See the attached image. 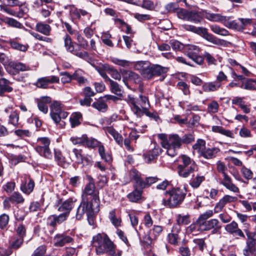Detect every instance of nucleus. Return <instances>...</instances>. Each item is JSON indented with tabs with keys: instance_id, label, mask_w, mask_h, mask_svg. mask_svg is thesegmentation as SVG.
<instances>
[{
	"instance_id": "nucleus-1",
	"label": "nucleus",
	"mask_w": 256,
	"mask_h": 256,
	"mask_svg": "<svg viewBox=\"0 0 256 256\" xmlns=\"http://www.w3.org/2000/svg\"><path fill=\"white\" fill-rule=\"evenodd\" d=\"M92 244L98 255L106 254L113 256L115 254L116 245L106 234H98L94 236Z\"/></svg>"
},
{
	"instance_id": "nucleus-2",
	"label": "nucleus",
	"mask_w": 256,
	"mask_h": 256,
	"mask_svg": "<svg viewBox=\"0 0 256 256\" xmlns=\"http://www.w3.org/2000/svg\"><path fill=\"white\" fill-rule=\"evenodd\" d=\"M125 100L130 106L133 113L140 118L144 115V112L150 107L148 98L142 94H140L138 98L128 95Z\"/></svg>"
},
{
	"instance_id": "nucleus-3",
	"label": "nucleus",
	"mask_w": 256,
	"mask_h": 256,
	"mask_svg": "<svg viewBox=\"0 0 256 256\" xmlns=\"http://www.w3.org/2000/svg\"><path fill=\"white\" fill-rule=\"evenodd\" d=\"M185 196L186 193L183 190L179 188H174L165 192L162 204L170 208H175L182 202Z\"/></svg>"
},
{
	"instance_id": "nucleus-4",
	"label": "nucleus",
	"mask_w": 256,
	"mask_h": 256,
	"mask_svg": "<svg viewBox=\"0 0 256 256\" xmlns=\"http://www.w3.org/2000/svg\"><path fill=\"white\" fill-rule=\"evenodd\" d=\"M98 211L99 205L96 206L94 202L88 200L85 198H82V202L77 209L76 218L80 220L86 214L87 216L88 221L90 222V217Z\"/></svg>"
},
{
	"instance_id": "nucleus-5",
	"label": "nucleus",
	"mask_w": 256,
	"mask_h": 256,
	"mask_svg": "<svg viewBox=\"0 0 256 256\" xmlns=\"http://www.w3.org/2000/svg\"><path fill=\"white\" fill-rule=\"evenodd\" d=\"M162 147L166 150L168 154L174 157L178 154V150L181 147V138L177 134H171L168 140L161 142Z\"/></svg>"
},
{
	"instance_id": "nucleus-6",
	"label": "nucleus",
	"mask_w": 256,
	"mask_h": 256,
	"mask_svg": "<svg viewBox=\"0 0 256 256\" xmlns=\"http://www.w3.org/2000/svg\"><path fill=\"white\" fill-rule=\"evenodd\" d=\"M216 165L218 171L221 172L224 177L223 180L220 182V184L231 192L235 193L239 192L238 188L232 183L231 178L226 173L227 168L225 164L222 162L218 161Z\"/></svg>"
},
{
	"instance_id": "nucleus-7",
	"label": "nucleus",
	"mask_w": 256,
	"mask_h": 256,
	"mask_svg": "<svg viewBox=\"0 0 256 256\" xmlns=\"http://www.w3.org/2000/svg\"><path fill=\"white\" fill-rule=\"evenodd\" d=\"M50 142V139L46 137L39 138L37 139L34 149L41 156L46 158H51L52 154L49 147Z\"/></svg>"
},
{
	"instance_id": "nucleus-8",
	"label": "nucleus",
	"mask_w": 256,
	"mask_h": 256,
	"mask_svg": "<svg viewBox=\"0 0 256 256\" xmlns=\"http://www.w3.org/2000/svg\"><path fill=\"white\" fill-rule=\"evenodd\" d=\"M205 18L210 21L222 22L224 25L228 28H236V22L230 20L231 17L223 16L219 14H212L206 12Z\"/></svg>"
},
{
	"instance_id": "nucleus-9",
	"label": "nucleus",
	"mask_w": 256,
	"mask_h": 256,
	"mask_svg": "<svg viewBox=\"0 0 256 256\" xmlns=\"http://www.w3.org/2000/svg\"><path fill=\"white\" fill-rule=\"evenodd\" d=\"M82 198L94 202L96 206L100 205L98 192L96 190L94 184L88 183L86 186L82 190Z\"/></svg>"
},
{
	"instance_id": "nucleus-10",
	"label": "nucleus",
	"mask_w": 256,
	"mask_h": 256,
	"mask_svg": "<svg viewBox=\"0 0 256 256\" xmlns=\"http://www.w3.org/2000/svg\"><path fill=\"white\" fill-rule=\"evenodd\" d=\"M178 18L194 23L200 22L202 18L200 14L195 11H188L184 9H180L177 12Z\"/></svg>"
},
{
	"instance_id": "nucleus-11",
	"label": "nucleus",
	"mask_w": 256,
	"mask_h": 256,
	"mask_svg": "<svg viewBox=\"0 0 256 256\" xmlns=\"http://www.w3.org/2000/svg\"><path fill=\"white\" fill-rule=\"evenodd\" d=\"M60 201L57 205L58 210L67 219L72 210L74 208L76 201V198H70L63 202Z\"/></svg>"
},
{
	"instance_id": "nucleus-12",
	"label": "nucleus",
	"mask_w": 256,
	"mask_h": 256,
	"mask_svg": "<svg viewBox=\"0 0 256 256\" xmlns=\"http://www.w3.org/2000/svg\"><path fill=\"white\" fill-rule=\"evenodd\" d=\"M6 69L8 73L11 75H16L20 71L24 72L30 70V67L26 64L13 62L10 63V66H7Z\"/></svg>"
},
{
	"instance_id": "nucleus-13",
	"label": "nucleus",
	"mask_w": 256,
	"mask_h": 256,
	"mask_svg": "<svg viewBox=\"0 0 256 256\" xmlns=\"http://www.w3.org/2000/svg\"><path fill=\"white\" fill-rule=\"evenodd\" d=\"M237 200L238 198L236 196H233L228 194L224 196L216 204L214 208V212L216 213L220 212L226 204L235 202Z\"/></svg>"
},
{
	"instance_id": "nucleus-14",
	"label": "nucleus",
	"mask_w": 256,
	"mask_h": 256,
	"mask_svg": "<svg viewBox=\"0 0 256 256\" xmlns=\"http://www.w3.org/2000/svg\"><path fill=\"white\" fill-rule=\"evenodd\" d=\"M72 238L64 234H56L54 238V244L56 246L62 247L66 244L72 242Z\"/></svg>"
},
{
	"instance_id": "nucleus-15",
	"label": "nucleus",
	"mask_w": 256,
	"mask_h": 256,
	"mask_svg": "<svg viewBox=\"0 0 256 256\" xmlns=\"http://www.w3.org/2000/svg\"><path fill=\"white\" fill-rule=\"evenodd\" d=\"M224 230L230 234L238 236L242 238H245L244 232L242 230L238 228V224L235 221H232L230 224H226Z\"/></svg>"
},
{
	"instance_id": "nucleus-16",
	"label": "nucleus",
	"mask_w": 256,
	"mask_h": 256,
	"mask_svg": "<svg viewBox=\"0 0 256 256\" xmlns=\"http://www.w3.org/2000/svg\"><path fill=\"white\" fill-rule=\"evenodd\" d=\"M202 34L203 37L208 41L218 46L224 45L226 42L224 40L218 38L212 34L208 32L207 29L202 28L200 31V34Z\"/></svg>"
},
{
	"instance_id": "nucleus-17",
	"label": "nucleus",
	"mask_w": 256,
	"mask_h": 256,
	"mask_svg": "<svg viewBox=\"0 0 256 256\" xmlns=\"http://www.w3.org/2000/svg\"><path fill=\"white\" fill-rule=\"evenodd\" d=\"M204 230H212V233L217 232L222 228L220 222L216 218H212L204 222Z\"/></svg>"
},
{
	"instance_id": "nucleus-18",
	"label": "nucleus",
	"mask_w": 256,
	"mask_h": 256,
	"mask_svg": "<svg viewBox=\"0 0 256 256\" xmlns=\"http://www.w3.org/2000/svg\"><path fill=\"white\" fill-rule=\"evenodd\" d=\"M128 176L130 181L134 182V187H139L140 188V186H144L141 174L136 170H131L128 172Z\"/></svg>"
},
{
	"instance_id": "nucleus-19",
	"label": "nucleus",
	"mask_w": 256,
	"mask_h": 256,
	"mask_svg": "<svg viewBox=\"0 0 256 256\" xmlns=\"http://www.w3.org/2000/svg\"><path fill=\"white\" fill-rule=\"evenodd\" d=\"M220 152V148L216 147L206 148L200 156L206 159H212L216 158Z\"/></svg>"
},
{
	"instance_id": "nucleus-20",
	"label": "nucleus",
	"mask_w": 256,
	"mask_h": 256,
	"mask_svg": "<svg viewBox=\"0 0 256 256\" xmlns=\"http://www.w3.org/2000/svg\"><path fill=\"white\" fill-rule=\"evenodd\" d=\"M66 220L64 216L53 214L49 216L47 219V224L52 227L56 226L57 224H60Z\"/></svg>"
},
{
	"instance_id": "nucleus-21",
	"label": "nucleus",
	"mask_w": 256,
	"mask_h": 256,
	"mask_svg": "<svg viewBox=\"0 0 256 256\" xmlns=\"http://www.w3.org/2000/svg\"><path fill=\"white\" fill-rule=\"evenodd\" d=\"M106 134H110L118 144L120 146L122 145L123 139L122 136L112 126H107L104 128Z\"/></svg>"
},
{
	"instance_id": "nucleus-22",
	"label": "nucleus",
	"mask_w": 256,
	"mask_h": 256,
	"mask_svg": "<svg viewBox=\"0 0 256 256\" xmlns=\"http://www.w3.org/2000/svg\"><path fill=\"white\" fill-rule=\"evenodd\" d=\"M197 168V166H193L189 167L183 168L182 166H178V172L179 176L181 177L186 178L188 177Z\"/></svg>"
},
{
	"instance_id": "nucleus-23",
	"label": "nucleus",
	"mask_w": 256,
	"mask_h": 256,
	"mask_svg": "<svg viewBox=\"0 0 256 256\" xmlns=\"http://www.w3.org/2000/svg\"><path fill=\"white\" fill-rule=\"evenodd\" d=\"M51 102V98L48 96H43L38 100V106L40 111L44 114H46L48 112V104Z\"/></svg>"
},
{
	"instance_id": "nucleus-24",
	"label": "nucleus",
	"mask_w": 256,
	"mask_h": 256,
	"mask_svg": "<svg viewBox=\"0 0 256 256\" xmlns=\"http://www.w3.org/2000/svg\"><path fill=\"white\" fill-rule=\"evenodd\" d=\"M62 110L61 104L58 102L52 103L50 106V116L53 120H60L58 114Z\"/></svg>"
},
{
	"instance_id": "nucleus-25",
	"label": "nucleus",
	"mask_w": 256,
	"mask_h": 256,
	"mask_svg": "<svg viewBox=\"0 0 256 256\" xmlns=\"http://www.w3.org/2000/svg\"><path fill=\"white\" fill-rule=\"evenodd\" d=\"M134 188V190L128 195V198L132 202H137L142 198L143 188L138 189L139 187Z\"/></svg>"
},
{
	"instance_id": "nucleus-26",
	"label": "nucleus",
	"mask_w": 256,
	"mask_h": 256,
	"mask_svg": "<svg viewBox=\"0 0 256 256\" xmlns=\"http://www.w3.org/2000/svg\"><path fill=\"white\" fill-rule=\"evenodd\" d=\"M68 152L70 158L72 160L74 158L78 163L82 164L83 162V156L82 155V150L73 148L72 149L71 151L69 150Z\"/></svg>"
},
{
	"instance_id": "nucleus-27",
	"label": "nucleus",
	"mask_w": 256,
	"mask_h": 256,
	"mask_svg": "<svg viewBox=\"0 0 256 256\" xmlns=\"http://www.w3.org/2000/svg\"><path fill=\"white\" fill-rule=\"evenodd\" d=\"M200 51V48L195 45L188 44L184 48V53L190 58L198 54Z\"/></svg>"
},
{
	"instance_id": "nucleus-28",
	"label": "nucleus",
	"mask_w": 256,
	"mask_h": 256,
	"mask_svg": "<svg viewBox=\"0 0 256 256\" xmlns=\"http://www.w3.org/2000/svg\"><path fill=\"white\" fill-rule=\"evenodd\" d=\"M12 84L5 78H0V96H2L5 92H11L13 88L10 86Z\"/></svg>"
},
{
	"instance_id": "nucleus-29",
	"label": "nucleus",
	"mask_w": 256,
	"mask_h": 256,
	"mask_svg": "<svg viewBox=\"0 0 256 256\" xmlns=\"http://www.w3.org/2000/svg\"><path fill=\"white\" fill-rule=\"evenodd\" d=\"M35 29L38 32L46 36H50L52 30L50 26L42 22H38Z\"/></svg>"
},
{
	"instance_id": "nucleus-30",
	"label": "nucleus",
	"mask_w": 256,
	"mask_h": 256,
	"mask_svg": "<svg viewBox=\"0 0 256 256\" xmlns=\"http://www.w3.org/2000/svg\"><path fill=\"white\" fill-rule=\"evenodd\" d=\"M221 86L219 82H213L204 83L202 86V90L206 92H214Z\"/></svg>"
},
{
	"instance_id": "nucleus-31",
	"label": "nucleus",
	"mask_w": 256,
	"mask_h": 256,
	"mask_svg": "<svg viewBox=\"0 0 256 256\" xmlns=\"http://www.w3.org/2000/svg\"><path fill=\"white\" fill-rule=\"evenodd\" d=\"M240 88L247 90H256V80L246 79L242 81Z\"/></svg>"
},
{
	"instance_id": "nucleus-32",
	"label": "nucleus",
	"mask_w": 256,
	"mask_h": 256,
	"mask_svg": "<svg viewBox=\"0 0 256 256\" xmlns=\"http://www.w3.org/2000/svg\"><path fill=\"white\" fill-rule=\"evenodd\" d=\"M256 251V242L253 240H251V242L247 240L246 247L243 250L244 254L245 256H250L253 254Z\"/></svg>"
},
{
	"instance_id": "nucleus-33",
	"label": "nucleus",
	"mask_w": 256,
	"mask_h": 256,
	"mask_svg": "<svg viewBox=\"0 0 256 256\" xmlns=\"http://www.w3.org/2000/svg\"><path fill=\"white\" fill-rule=\"evenodd\" d=\"M204 180L205 177L204 176L198 174L196 176H194L191 179L190 182V184L193 188H197L200 186L202 182Z\"/></svg>"
},
{
	"instance_id": "nucleus-34",
	"label": "nucleus",
	"mask_w": 256,
	"mask_h": 256,
	"mask_svg": "<svg viewBox=\"0 0 256 256\" xmlns=\"http://www.w3.org/2000/svg\"><path fill=\"white\" fill-rule=\"evenodd\" d=\"M214 212L212 210H208L206 211L203 214H201L198 220V222L202 226H204V222L206 220L212 217L213 216Z\"/></svg>"
},
{
	"instance_id": "nucleus-35",
	"label": "nucleus",
	"mask_w": 256,
	"mask_h": 256,
	"mask_svg": "<svg viewBox=\"0 0 256 256\" xmlns=\"http://www.w3.org/2000/svg\"><path fill=\"white\" fill-rule=\"evenodd\" d=\"M214 212L212 210H208L206 211L203 214H201L198 220V222L202 226H204V222L206 220L212 217L213 216Z\"/></svg>"
},
{
	"instance_id": "nucleus-36",
	"label": "nucleus",
	"mask_w": 256,
	"mask_h": 256,
	"mask_svg": "<svg viewBox=\"0 0 256 256\" xmlns=\"http://www.w3.org/2000/svg\"><path fill=\"white\" fill-rule=\"evenodd\" d=\"M34 186V182L32 180H29V182L27 184H24L21 185L20 190L23 192L29 194L32 192Z\"/></svg>"
},
{
	"instance_id": "nucleus-37",
	"label": "nucleus",
	"mask_w": 256,
	"mask_h": 256,
	"mask_svg": "<svg viewBox=\"0 0 256 256\" xmlns=\"http://www.w3.org/2000/svg\"><path fill=\"white\" fill-rule=\"evenodd\" d=\"M72 14L77 18H80L81 16L90 17V14L86 10L83 9H78L73 8L71 9Z\"/></svg>"
},
{
	"instance_id": "nucleus-38",
	"label": "nucleus",
	"mask_w": 256,
	"mask_h": 256,
	"mask_svg": "<svg viewBox=\"0 0 256 256\" xmlns=\"http://www.w3.org/2000/svg\"><path fill=\"white\" fill-rule=\"evenodd\" d=\"M108 218L114 226L118 227L120 226L122 222L121 219L116 216L115 210H112L110 212Z\"/></svg>"
},
{
	"instance_id": "nucleus-39",
	"label": "nucleus",
	"mask_w": 256,
	"mask_h": 256,
	"mask_svg": "<svg viewBox=\"0 0 256 256\" xmlns=\"http://www.w3.org/2000/svg\"><path fill=\"white\" fill-rule=\"evenodd\" d=\"M201 226L202 225L198 222V221L196 220V222L191 224L187 228L186 232L188 233L192 234L194 235H196L200 232Z\"/></svg>"
},
{
	"instance_id": "nucleus-40",
	"label": "nucleus",
	"mask_w": 256,
	"mask_h": 256,
	"mask_svg": "<svg viewBox=\"0 0 256 256\" xmlns=\"http://www.w3.org/2000/svg\"><path fill=\"white\" fill-rule=\"evenodd\" d=\"M210 30L215 34L222 36H226L229 34L228 32L224 28L220 27L216 24L210 26Z\"/></svg>"
},
{
	"instance_id": "nucleus-41",
	"label": "nucleus",
	"mask_w": 256,
	"mask_h": 256,
	"mask_svg": "<svg viewBox=\"0 0 256 256\" xmlns=\"http://www.w3.org/2000/svg\"><path fill=\"white\" fill-rule=\"evenodd\" d=\"M182 164H179L182 166L184 168L185 167H189L193 166H197L194 160H192L190 157L186 155H182L181 156Z\"/></svg>"
},
{
	"instance_id": "nucleus-42",
	"label": "nucleus",
	"mask_w": 256,
	"mask_h": 256,
	"mask_svg": "<svg viewBox=\"0 0 256 256\" xmlns=\"http://www.w3.org/2000/svg\"><path fill=\"white\" fill-rule=\"evenodd\" d=\"M92 106L100 112H104L107 110L108 106L102 100H99L92 104Z\"/></svg>"
},
{
	"instance_id": "nucleus-43",
	"label": "nucleus",
	"mask_w": 256,
	"mask_h": 256,
	"mask_svg": "<svg viewBox=\"0 0 256 256\" xmlns=\"http://www.w3.org/2000/svg\"><path fill=\"white\" fill-rule=\"evenodd\" d=\"M10 200L12 203L18 204H22L24 201V199L20 192H14L10 197Z\"/></svg>"
},
{
	"instance_id": "nucleus-44",
	"label": "nucleus",
	"mask_w": 256,
	"mask_h": 256,
	"mask_svg": "<svg viewBox=\"0 0 256 256\" xmlns=\"http://www.w3.org/2000/svg\"><path fill=\"white\" fill-rule=\"evenodd\" d=\"M192 148L196 150L200 155L201 156L202 152L206 148V142L202 139H198L196 142L192 146Z\"/></svg>"
},
{
	"instance_id": "nucleus-45",
	"label": "nucleus",
	"mask_w": 256,
	"mask_h": 256,
	"mask_svg": "<svg viewBox=\"0 0 256 256\" xmlns=\"http://www.w3.org/2000/svg\"><path fill=\"white\" fill-rule=\"evenodd\" d=\"M109 82L110 85L111 92L118 96H120L122 90L120 85L116 82L112 80H111Z\"/></svg>"
},
{
	"instance_id": "nucleus-46",
	"label": "nucleus",
	"mask_w": 256,
	"mask_h": 256,
	"mask_svg": "<svg viewBox=\"0 0 256 256\" xmlns=\"http://www.w3.org/2000/svg\"><path fill=\"white\" fill-rule=\"evenodd\" d=\"M152 70L154 76H160L168 72V68L163 67L160 65L156 64L152 65Z\"/></svg>"
},
{
	"instance_id": "nucleus-47",
	"label": "nucleus",
	"mask_w": 256,
	"mask_h": 256,
	"mask_svg": "<svg viewBox=\"0 0 256 256\" xmlns=\"http://www.w3.org/2000/svg\"><path fill=\"white\" fill-rule=\"evenodd\" d=\"M76 36L78 44L84 49H88V41L78 32H76Z\"/></svg>"
},
{
	"instance_id": "nucleus-48",
	"label": "nucleus",
	"mask_w": 256,
	"mask_h": 256,
	"mask_svg": "<svg viewBox=\"0 0 256 256\" xmlns=\"http://www.w3.org/2000/svg\"><path fill=\"white\" fill-rule=\"evenodd\" d=\"M238 20L241 22V25L239 26L236 22V28H232L241 30H244L246 26L251 24L252 22L251 18H239Z\"/></svg>"
},
{
	"instance_id": "nucleus-49",
	"label": "nucleus",
	"mask_w": 256,
	"mask_h": 256,
	"mask_svg": "<svg viewBox=\"0 0 256 256\" xmlns=\"http://www.w3.org/2000/svg\"><path fill=\"white\" fill-rule=\"evenodd\" d=\"M8 119V123L14 126H16L18 124L19 114L16 111L11 112Z\"/></svg>"
},
{
	"instance_id": "nucleus-50",
	"label": "nucleus",
	"mask_w": 256,
	"mask_h": 256,
	"mask_svg": "<svg viewBox=\"0 0 256 256\" xmlns=\"http://www.w3.org/2000/svg\"><path fill=\"white\" fill-rule=\"evenodd\" d=\"M82 118V114L77 112L73 114L70 118L71 126L74 128L80 124V120Z\"/></svg>"
},
{
	"instance_id": "nucleus-51",
	"label": "nucleus",
	"mask_w": 256,
	"mask_h": 256,
	"mask_svg": "<svg viewBox=\"0 0 256 256\" xmlns=\"http://www.w3.org/2000/svg\"><path fill=\"white\" fill-rule=\"evenodd\" d=\"M64 46L67 51L72 52L74 51V47L72 44L70 37L66 34L64 38Z\"/></svg>"
},
{
	"instance_id": "nucleus-52",
	"label": "nucleus",
	"mask_w": 256,
	"mask_h": 256,
	"mask_svg": "<svg viewBox=\"0 0 256 256\" xmlns=\"http://www.w3.org/2000/svg\"><path fill=\"white\" fill-rule=\"evenodd\" d=\"M11 47L16 50H18L22 52H26L28 50V46L24 45L15 41H10V42Z\"/></svg>"
},
{
	"instance_id": "nucleus-53",
	"label": "nucleus",
	"mask_w": 256,
	"mask_h": 256,
	"mask_svg": "<svg viewBox=\"0 0 256 256\" xmlns=\"http://www.w3.org/2000/svg\"><path fill=\"white\" fill-rule=\"evenodd\" d=\"M68 116V113L67 112H64L62 110H61L58 114V116L60 118V120H54L55 123L58 125L60 128H63L65 125V122L64 121L62 120V118H65Z\"/></svg>"
},
{
	"instance_id": "nucleus-54",
	"label": "nucleus",
	"mask_w": 256,
	"mask_h": 256,
	"mask_svg": "<svg viewBox=\"0 0 256 256\" xmlns=\"http://www.w3.org/2000/svg\"><path fill=\"white\" fill-rule=\"evenodd\" d=\"M168 238L170 243L174 245L178 244L180 238L178 233L174 232V230H172V233L168 234Z\"/></svg>"
},
{
	"instance_id": "nucleus-55",
	"label": "nucleus",
	"mask_w": 256,
	"mask_h": 256,
	"mask_svg": "<svg viewBox=\"0 0 256 256\" xmlns=\"http://www.w3.org/2000/svg\"><path fill=\"white\" fill-rule=\"evenodd\" d=\"M86 141L84 146L92 148L98 146L100 143V142L96 139L92 138H88L86 136Z\"/></svg>"
},
{
	"instance_id": "nucleus-56",
	"label": "nucleus",
	"mask_w": 256,
	"mask_h": 256,
	"mask_svg": "<svg viewBox=\"0 0 256 256\" xmlns=\"http://www.w3.org/2000/svg\"><path fill=\"white\" fill-rule=\"evenodd\" d=\"M162 231V228L160 226H154L153 228L150 230V234L153 236L154 239H156Z\"/></svg>"
},
{
	"instance_id": "nucleus-57",
	"label": "nucleus",
	"mask_w": 256,
	"mask_h": 256,
	"mask_svg": "<svg viewBox=\"0 0 256 256\" xmlns=\"http://www.w3.org/2000/svg\"><path fill=\"white\" fill-rule=\"evenodd\" d=\"M142 75L146 78L150 79L154 76L152 66H148L142 72Z\"/></svg>"
},
{
	"instance_id": "nucleus-58",
	"label": "nucleus",
	"mask_w": 256,
	"mask_h": 256,
	"mask_svg": "<svg viewBox=\"0 0 256 256\" xmlns=\"http://www.w3.org/2000/svg\"><path fill=\"white\" fill-rule=\"evenodd\" d=\"M107 72L114 79L118 80H121L120 73L116 69L108 67L106 70Z\"/></svg>"
},
{
	"instance_id": "nucleus-59",
	"label": "nucleus",
	"mask_w": 256,
	"mask_h": 256,
	"mask_svg": "<svg viewBox=\"0 0 256 256\" xmlns=\"http://www.w3.org/2000/svg\"><path fill=\"white\" fill-rule=\"evenodd\" d=\"M150 62L148 61L138 62L134 64V68L142 74V72L148 66Z\"/></svg>"
},
{
	"instance_id": "nucleus-60",
	"label": "nucleus",
	"mask_w": 256,
	"mask_h": 256,
	"mask_svg": "<svg viewBox=\"0 0 256 256\" xmlns=\"http://www.w3.org/2000/svg\"><path fill=\"white\" fill-rule=\"evenodd\" d=\"M24 242V238H18L14 240L10 244V248L12 250V248L18 249L20 248Z\"/></svg>"
},
{
	"instance_id": "nucleus-61",
	"label": "nucleus",
	"mask_w": 256,
	"mask_h": 256,
	"mask_svg": "<svg viewBox=\"0 0 256 256\" xmlns=\"http://www.w3.org/2000/svg\"><path fill=\"white\" fill-rule=\"evenodd\" d=\"M46 247L44 245H42L36 248L32 256H44L46 252Z\"/></svg>"
},
{
	"instance_id": "nucleus-62",
	"label": "nucleus",
	"mask_w": 256,
	"mask_h": 256,
	"mask_svg": "<svg viewBox=\"0 0 256 256\" xmlns=\"http://www.w3.org/2000/svg\"><path fill=\"white\" fill-rule=\"evenodd\" d=\"M122 72L124 76L128 78L130 80H136L139 78L138 74L131 71L124 70Z\"/></svg>"
},
{
	"instance_id": "nucleus-63",
	"label": "nucleus",
	"mask_w": 256,
	"mask_h": 256,
	"mask_svg": "<svg viewBox=\"0 0 256 256\" xmlns=\"http://www.w3.org/2000/svg\"><path fill=\"white\" fill-rule=\"evenodd\" d=\"M86 136H82V137H72L70 140L74 144H80L84 146L86 143Z\"/></svg>"
},
{
	"instance_id": "nucleus-64",
	"label": "nucleus",
	"mask_w": 256,
	"mask_h": 256,
	"mask_svg": "<svg viewBox=\"0 0 256 256\" xmlns=\"http://www.w3.org/2000/svg\"><path fill=\"white\" fill-rule=\"evenodd\" d=\"M219 104L215 100L212 101L208 106V110L209 112L216 113L218 112Z\"/></svg>"
}]
</instances>
